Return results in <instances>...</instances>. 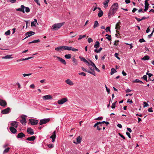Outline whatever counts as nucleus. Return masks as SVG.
<instances>
[{
    "mask_svg": "<svg viewBox=\"0 0 154 154\" xmlns=\"http://www.w3.org/2000/svg\"><path fill=\"white\" fill-rule=\"evenodd\" d=\"M119 8L118 4L117 3H114L111 6L109 12L108 14V16H113L115 13L117 11Z\"/></svg>",
    "mask_w": 154,
    "mask_h": 154,
    "instance_id": "f257e3e1",
    "label": "nucleus"
},
{
    "mask_svg": "<svg viewBox=\"0 0 154 154\" xmlns=\"http://www.w3.org/2000/svg\"><path fill=\"white\" fill-rule=\"evenodd\" d=\"M64 23V22L55 23L52 26L51 29L52 30H57L59 29Z\"/></svg>",
    "mask_w": 154,
    "mask_h": 154,
    "instance_id": "f03ea898",
    "label": "nucleus"
},
{
    "mask_svg": "<svg viewBox=\"0 0 154 154\" xmlns=\"http://www.w3.org/2000/svg\"><path fill=\"white\" fill-rule=\"evenodd\" d=\"M50 120L49 118L48 119H42L40 120L39 124L40 125H42L43 124H45L48 122H49Z\"/></svg>",
    "mask_w": 154,
    "mask_h": 154,
    "instance_id": "7ed1b4c3",
    "label": "nucleus"
},
{
    "mask_svg": "<svg viewBox=\"0 0 154 154\" xmlns=\"http://www.w3.org/2000/svg\"><path fill=\"white\" fill-rule=\"evenodd\" d=\"M67 101L68 100L67 98H64L58 100L57 103L61 105L67 102Z\"/></svg>",
    "mask_w": 154,
    "mask_h": 154,
    "instance_id": "20e7f679",
    "label": "nucleus"
},
{
    "mask_svg": "<svg viewBox=\"0 0 154 154\" xmlns=\"http://www.w3.org/2000/svg\"><path fill=\"white\" fill-rule=\"evenodd\" d=\"M82 140V137L80 136L76 138V141L75 142V140H73V142L74 143L76 144L80 143Z\"/></svg>",
    "mask_w": 154,
    "mask_h": 154,
    "instance_id": "39448f33",
    "label": "nucleus"
},
{
    "mask_svg": "<svg viewBox=\"0 0 154 154\" xmlns=\"http://www.w3.org/2000/svg\"><path fill=\"white\" fill-rule=\"evenodd\" d=\"M29 122L32 125H35L38 123V121L37 120H35L32 119H29Z\"/></svg>",
    "mask_w": 154,
    "mask_h": 154,
    "instance_id": "423d86ee",
    "label": "nucleus"
},
{
    "mask_svg": "<svg viewBox=\"0 0 154 154\" xmlns=\"http://www.w3.org/2000/svg\"><path fill=\"white\" fill-rule=\"evenodd\" d=\"M53 57L57 58L60 62L64 65H66V63L65 60L61 57L56 56H54Z\"/></svg>",
    "mask_w": 154,
    "mask_h": 154,
    "instance_id": "0eeeda50",
    "label": "nucleus"
},
{
    "mask_svg": "<svg viewBox=\"0 0 154 154\" xmlns=\"http://www.w3.org/2000/svg\"><path fill=\"white\" fill-rule=\"evenodd\" d=\"M42 98L45 100L52 99L53 98V97L51 95H46L42 97Z\"/></svg>",
    "mask_w": 154,
    "mask_h": 154,
    "instance_id": "6e6552de",
    "label": "nucleus"
},
{
    "mask_svg": "<svg viewBox=\"0 0 154 154\" xmlns=\"http://www.w3.org/2000/svg\"><path fill=\"white\" fill-rule=\"evenodd\" d=\"M35 34V32L32 31H29L27 32L25 34L27 36L25 38V39L34 35Z\"/></svg>",
    "mask_w": 154,
    "mask_h": 154,
    "instance_id": "1a4fd4ad",
    "label": "nucleus"
},
{
    "mask_svg": "<svg viewBox=\"0 0 154 154\" xmlns=\"http://www.w3.org/2000/svg\"><path fill=\"white\" fill-rule=\"evenodd\" d=\"M10 110V108L8 107L7 108L4 109L1 111V113L4 114H5L8 113Z\"/></svg>",
    "mask_w": 154,
    "mask_h": 154,
    "instance_id": "9d476101",
    "label": "nucleus"
},
{
    "mask_svg": "<svg viewBox=\"0 0 154 154\" xmlns=\"http://www.w3.org/2000/svg\"><path fill=\"white\" fill-rule=\"evenodd\" d=\"M25 7L24 5H22L20 6V8L16 9L17 11H20L22 12L23 13H25L24 9Z\"/></svg>",
    "mask_w": 154,
    "mask_h": 154,
    "instance_id": "9b49d317",
    "label": "nucleus"
},
{
    "mask_svg": "<svg viewBox=\"0 0 154 154\" xmlns=\"http://www.w3.org/2000/svg\"><path fill=\"white\" fill-rule=\"evenodd\" d=\"M26 117V116H21L22 120L20 121V122L23 124L25 125L26 123V121L25 118Z\"/></svg>",
    "mask_w": 154,
    "mask_h": 154,
    "instance_id": "f8f14e48",
    "label": "nucleus"
},
{
    "mask_svg": "<svg viewBox=\"0 0 154 154\" xmlns=\"http://www.w3.org/2000/svg\"><path fill=\"white\" fill-rule=\"evenodd\" d=\"M65 82L66 83L70 86L73 85L74 84L69 79H68L66 80H65Z\"/></svg>",
    "mask_w": 154,
    "mask_h": 154,
    "instance_id": "ddd939ff",
    "label": "nucleus"
},
{
    "mask_svg": "<svg viewBox=\"0 0 154 154\" xmlns=\"http://www.w3.org/2000/svg\"><path fill=\"white\" fill-rule=\"evenodd\" d=\"M7 105L6 102L1 99H0V105L2 106H5Z\"/></svg>",
    "mask_w": 154,
    "mask_h": 154,
    "instance_id": "4468645a",
    "label": "nucleus"
},
{
    "mask_svg": "<svg viewBox=\"0 0 154 154\" xmlns=\"http://www.w3.org/2000/svg\"><path fill=\"white\" fill-rule=\"evenodd\" d=\"M18 123L15 121L12 122L11 123V125L14 127V128H17L18 125Z\"/></svg>",
    "mask_w": 154,
    "mask_h": 154,
    "instance_id": "2eb2a0df",
    "label": "nucleus"
},
{
    "mask_svg": "<svg viewBox=\"0 0 154 154\" xmlns=\"http://www.w3.org/2000/svg\"><path fill=\"white\" fill-rule=\"evenodd\" d=\"M27 132L28 134L31 135H33L34 133L33 130L30 128H27Z\"/></svg>",
    "mask_w": 154,
    "mask_h": 154,
    "instance_id": "dca6fc26",
    "label": "nucleus"
},
{
    "mask_svg": "<svg viewBox=\"0 0 154 154\" xmlns=\"http://www.w3.org/2000/svg\"><path fill=\"white\" fill-rule=\"evenodd\" d=\"M16 128H14L13 127H11L9 128V129L11 131V132L15 134L17 132V130L15 129Z\"/></svg>",
    "mask_w": 154,
    "mask_h": 154,
    "instance_id": "f3484780",
    "label": "nucleus"
},
{
    "mask_svg": "<svg viewBox=\"0 0 154 154\" xmlns=\"http://www.w3.org/2000/svg\"><path fill=\"white\" fill-rule=\"evenodd\" d=\"M109 2V0H105L103 2V7L106 8L108 6V3Z\"/></svg>",
    "mask_w": 154,
    "mask_h": 154,
    "instance_id": "a211bd4d",
    "label": "nucleus"
},
{
    "mask_svg": "<svg viewBox=\"0 0 154 154\" xmlns=\"http://www.w3.org/2000/svg\"><path fill=\"white\" fill-rule=\"evenodd\" d=\"M55 50L58 51H63V46L60 47H58L55 48Z\"/></svg>",
    "mask_w": 154,
    "mask_h": 154,
    "instance_id": "6ab92c4d",
    "label": "nucleus"
},
{
    "mask_svg": "<svg viewBox=\"0 0 154 154\" xmlns=\"http://www.w3.org/2000/svg\"><path fill=\"white\" fill-rule=\"evenodd\" d=\"M25 136V135L22 132L19 133L17 136V137L18 138H22L24 137Z\"/></svg>",
    "mask_w": 154,
    "mask_h": 154,
    "instance_id": "aec40b11",
    "label": "nucleus"
},
{
    "mask_svg": "<svg viewBox=\"0 0 154 154\" xmlns=\"http://www.w3.org/2000/svg\"><path fill=\"white\" fill-rule=\"evenodd\" d=\"M89 68L91 70H93V71L91 72L90 71L88 70V71H87V72L93 75L94 76H95L96 75L95 72L94 71V69H93L91 67H90Z\"/></svg>",
    "mask_w": 154,
    "mask_h": 154,
    "instance_id": "412c9836",
    "label": "nucleus"
},
{
    "mask_svg": "<svg viewBox=\"0 0 154 154\" xmlns=\"http://www.w3.org/2000/svg\"><path fill=\"white\" fill-rule=\"evenodd\" d=\"M52 137H53V138H52V142H54L55 140L56 136V131H54L53 134L52 135H51Z\"/></svg>",
    "mask_w": 154,
    "mask_h": 154,
    "instance_id": "4be33fe9",
    "label": "nucleus"
},
{
    "mask_svg": "<svg viewBox=\"0 0 154 154\" xmlns=\"http://www.w3.org/2000/svg\"><path fill=\"white\" fill-rule=\"evenodd\" d=\"M35 139V137L34 136H32L31 137H28L26 140L30 141H33Z\"/></svg>",
    "mask_w": 154,
    "mask_h": 154,
    "instance_id": "5701e85b",
    "label": "nucleus"
},
{
    "mask_svg": "<svg viewBox=\"0 0 154 154\" xmlns=\"http://www.w3.org/2000/svg\"><path fill=\"white\" fill-rule=\"evenodd\" d=\"M71 48V47L63 46V51L65 50L70 51Z\"/></svg>",
    "mask_w": 154,
    "mask_h": 154,
    "instance_id": "b1692460",
    "label": "nucleus"
},
{
    "mask_svg": "<svg viewBox=\"0 0 154 154\" xmlns=\"http://www.w3.org/2000/svg\"><path fill=\"white\" fill-rule=\"evenodd\" d=\"M99 24L97 20L94 21V24L93 26V28L95 29L99 26Z\"/></svg>",
    "mask_w": 154,
    "mask_h": 154,
    "instance_id": "393cba45",
    "label": "nucleus"
},
{
    "mask_svg": "<svg viewBox=\"0 0 154 154\" xmlns=\"http://www.w3.org/2000/svg\"><path fill=\"white\" fill-rule=\"evenodd\" d=\"M12 55H7L3 57L2 58L3 59H8L10 58H12L13 57H11Z\"/></svg>",
    "mask_w": 154,
    "mask_h": 154,
    "instance_id": "a878e982",
    "label": "nucleus"
},
{
    "mask_svg": "<svg viewBox=\"0 0 154 154\" xmlns=\"http://www.w3.org/2000/svg\"><path fill=\"white\" fill-rule=\"evenodd\" d=\"M100 46V43L99 42L96 41L94 45V47L96 48H98Z\"/></svg>",
    "mask_w": 154,
    "mask_h": 154,
    "instance_id": "bb28decb",
    "label": "nucleus"
},
{
    "mask_svg": "<svg viewBox=\"0 0 154 154\" xmlns=\"http://www.w3.org/2000/svg\"><path fill=\"white\" fill-rule=\"evenodd\" d=\"M103 15V12L101 10L99 11L98 13V16L99 17H101Z\"/></svg>",
    "mask_w": 154,
    "mask_h": 154,
    "instance_id": "cd10ccee",
    "label": "nucleus"
},
{
    "mask_svg": "<svg viewBox=\"0 0 154 154\" xmlns=\"http://www.w3.org/2000/svg\"><path fill=\"white\" fill-rule=\"evenodd\" d=\"M120 22H118L117 23L116 25V30L119 29L120 28Z\"/></svg>",
    "mask_w": 154,
    "mask_h": 154,
    "instance_id": "c85d7f7f",
    "label": "nucleus"
},
{
    "mask_svg": "<svg viewBox=\"0 0 154 154\" xmlns=\"http://www.w3.org/2000/svg\"><path fill=\"white\" fill-rule=\"evenodd\" d=\"M111 72H110V74L111 75H113L114 73L116 72L117 71L114 68H112L111 69Z\"/></svg>",
    "mask_w": 154,
    "mask_h": 154,
    "instance_id": "c756f323",
    "label": "nucleus"
},
{
    "mask_svg": "<svg viewBox=\"0 0 154 154\" xmlns=\"http://www.w3.org/2000/svg\"><path fill=\"white\" fill-rule=\"evenodd\" d=\"M149 59V57L148 55L144 56L142 58V60H148Z\"/></svg>",
    "mask_w": 154,
    "mask_h": 154,
    "instance_id": "7c9ffc66",
    "label": "nucleus"
},
{
    "mask_svg": "<svg viewBox=\"0 0 154 154\" xmlns=\"http://www.w3.org/2000/svg\"><path fill=\"white\" fill-rule=\"evenodd\" d=\"M71 54H68L65 55V57L66 59H70L71 58Z\"/></svg>",
    "mask_w": 154,
    "mask_h": 154,
    "instance_id": "2f4dec72",
    "label": "nucleus"
},
{
    "mask_svg": "<svg viewBox=\"0 0 154 154\" xmlns=\"http://www.w3.org/2000/svg\"><path fill=\"white\" fill-rule=\"evenodd\" d=\"M86 35H80L79 36V38H78V40H79L82 39L83 38H85L86 37Z\"/></svg>",
    "mask_w": 154,
    "mask_h": 154,
    "instance_id": "473e14b6",
    "label": "nucleus"
},
{
    "mask_svg": "<svg viewBox=\"0 0 154 154\" xmlns=\"http://www.w3.org/2000/svg\"><path fill=\"white\" fill-rule=\"evenodd\" d=\"M40 41L39 39L34 40L32 42H30L29 43V44L33 43H37L40 42Z\"/></svg>",
    "mask_w": 154,
    "mask_h": 154,
    "instance_id": "72a5a7b5",
    "label": "nucleus"
},
{
    "mask_svg": "<svg viewBox=\"0 0 154 154\" xmlns=\"http://www.w3.org/2000/svg\"><path fill=\"white\" fill-rule=\"evenodd\" d=\"M90 61L91 63L90 64V66H91L93 68V69H94V68L95 67H96V66L94 63H93L91 60H90Z\"/></svg>",
    "mask_w": 154,
    "mask_h": 154,
    "instance_id": "f704fd0d",
    "label": "nucleus"
},
{
    "mask_svg": "<svg viewBox=\"0 0 154 154\" xmlns=\"http://www.w3.org/2000/svg\"><path fill=\"white\" fill-rule=\"evenodd\" d=\"M134 82H136L137 83L140 82L142 84L143 83V82L142 81L138 79H136L134 81Z\"/></svg>",
    "mask_w": 154,
    "mask_h": 154,
    "instance_id": "c9c22d12",
    "label": "nucleus"
},
{
    "mask_svg": "<svg viewBox=\"0 0 154 154\" xmlns=\"http://www.w3.org/2000/svg\"><path fill=\"white\" fill-rule=\"evenodd\" d=\"M72 61L74 62V65H76L78 64L76 60L74 58H73L72 59Z\"/></svg>",
    "mask_w": 154,
    "mask_h": 154,
    "instance_id": "e433bc0d",
    "label": "nucleus"
},
{
    "mask_svg": "<svg viewBox=\"0 0 154 154\" xmlns=\"http://www.w3.org/2000/svg\"><path fill=\"white\" fill-rule=\"evenodd\" d=\"M11 32L10 30H8L5 33V34L6 35H8L10 34Z\"/></svg>",
    "mask_w": 154,
    "mask_h": 154,
    "instance_id": "4c0bfd02",
    "label": "nucleus"
},
{
    "mask_svg": "<svg viewBox=\"0 0 154 154\" xmlns=\"http://www.w3.org/2000/svg\"><path fill=\"white\" fill-rule=\"evenodd\" d=\"M9 149H10V148H6L3 151V153L4 154H5L6 153H7V152H8L9 150Z\"/></svg>",
    "mask_w": 154,
    "mask_h": 154,
    "instance_id": "58836bf2",
    "label": "nucleus"
},
{
    "mask_svg": "<svg viewBox=\"0 0 154 154\" xmlns=\"http://www.w3.org/2000/svg\"><path fill=\"white\" fill-rule=\"evenodd\" d=\"M149 6V5H145V9L144 10V11H147V10L148 9Z\"/></svg>",
    "mask_w": 154,
    "mask_h": 154,
    "instance_id": "ea45409f",
    "label": "nucleus"
},
{
    "mask_svg": "<svg viewBox=\"0 0 154 154\" xmlns=\"http://www.w3.org/2000/svg\"><path fill=\"white\" fill-rule=\"evenodd\" d=\"M142 78L143 79L146 80V82H147V76L146 75H144L142 77Z\"/></svg>",
    "mask_w": 154,
    "mask_h": 154,
    "instance_id": "a19ab883",
    "label": "nucleus"
},
{
    "mask_svg": "<svg viewBox=\"0 0 154 154\" xmlns=\"http://www.w3.org/2000/svg\"><path fill=\"white\" fill-rule=\"evenodd\" d=\"M25 11L28 13L30 11V9L28 7H25Z\"/></svg>",
    "mask_w": 154,
    "mask_h": 154,
    "instance_id": "79ce46f5",
    "label": "nucleus"
},
{
    "mask_svg": "<svg viewBox=\"0 0 154 154\" xmlns=\"http://www.w3.org/2000/svg\"><path fill=\"white\" fill-rule=\"evenodd\" d=\"M143 103L144 104V107H145L149 106V104L148 103H147L146 102H144Z\"/></svg>",
    "mask_w": 154,
    "mask_h": 154,
    "instance_id": "37998d69",
    "label": "nucleus"
},
{
    "mask_svg": "<svg viewBox=\"0 0 154 154\" xmlns=\"http://www.w3.org/2000/svg\"><path fill=\"white\" fill-rule=\"evenodd\" d=\"M116 102L113 103L112 104L111 108L112 109H114L116 107Z\"/></svg>",
    "mask_w": 154,
    "mask_h": 154,
    "instance_id": "c03bdc74",
    "label": "nucleus"
},
{
    "mask_svg": "<svg viewBox=\"0 0 154 154\" xmlns=\"http://www.w3.org/2000/svg\"><path fill=\"white\" fill-rule=\"evenodd\" d=\"M32 73H29V74H25L24 73L23 74V77H25L26 76H28L31 75Z\"/></svg>",
    "mask_w": 154,
    "mask_h": 154,
    "instance_id": "a18cd8bd",
    "label": "nucleus"
},
{
    "mask_svg": "<svg viewBox=\"0 0 154 154\" xmlns=\"http://www.w3.org/2000/svg\"><path fill=\"white\" fill-rule=\"evenodd\" d=\"M88 42L90 43L93 41V39L91 38H89L88 39Z\"/></svg>",
    "mask_w": 154,
    "mask_h": 154,
    "instance_id": "49530a36",
    "label": "nucleus"
},
{
    "mask_svg": "<svg viewBox=\"0 0 154 154\" xmlns=\"http://www.w3.org/2000/svg\"><path fill=\"white\" fill-rule=\"evenodd\" d=\"M35 24H36V23L35 22H34L33 21V22H32L31 23V26H35Z\"/></svg>",
    "mask_w": 154,
    "mask_h": 154,
    "instance_id": "de8ad7c7",
    "label": "nucleus"
},
{
    "mask_svg": "<svg viewBox=\"0 0 154 154\" xmlns=\"http://www.w3.org/2000/svg\"><path fill=\"white\" fill-rule=\"evenodd\" d=\"M118 54L117 53H115L114 55V56L115 57H116V58H117L119 60H120V58H119L118 56Z\"/></svg>",
    "mask_w": 154,
    "mask_h": 154,
    "instance_id": "09e8293b",
    "label": "nucleus"
},
{
    "mask_svg": "<svg viewBox=\"0 0 154 154\" xmlns=\"http://www.w3.org/2000/svg\"><path fill=\"white\" fill-rule=\"evenodd\" d=\"M48 147L49 148H52L54 146V145L53 144H50L48 145Z\"/></svg>",
    "mask_w": 154,
    "mask_h": 154,
    "instance_id": "8fccbe9b",
    "label": "nucleus"
},
{
    "mask_svg": "<svg viewBox=\"0 0 154 154\" xmlns=\"http://www.w3.org/2000/svg\"><path fill=\"white\" fill-rule=\"evenodd\" d=\"M71 50H72L73 51H78V49L74 48H73L71 47Z\"/></svg>",
    "mask_w": 154,
    "mask_h": 154,
    "instance_id": "3c124183",
    "label": "nucleus"
},
{
    "mask_svg": "<svg viewBox=\"0 0 154 154\" xmlns=\"http://www.w3.org/2000/svg\"><path fill=\"white\" fill-rule=\"evenodd\" d=\"M116 32L117 33L116 34V36L117 37H119V35H120V34H119V33L117 30H116Z\"/></svg>",
    "mask_w": 154,
    "mask_h": 154,
    "instance_id": "603ef678",
    "label": "nucleus"
},
{
    "mask_svg": "<svg viewBox=\"0 0 154 154\" xmlns=\"http://www.w3.org/2000/svg\"><path fill=\"white\" fill-rule=\"evenodd\" d=\"M106 32L109 31L110 32V28L109 26L107 27L106 29Z\"/></svg>",
    "mask_w": 154,
    "mask_h": 154,
    "instance_id": "864d4df0",
    "label": "nucleus"
},
{
    "mask_svg": "<svg viewBox=\"0 0 154 154\" xmlns=\"http://www.w3.org/2000/svg\"><path fill=\"white\" fill-rule=\"evenodd\" d=\"M99 124H100V122H98L96 123H95L94 126V127H97V126H98V125H99Z\"/></svg>",
    "mask_w": 154,
    "mask_h": 154,
    "instance_id": "5fc2aeb1",
    "label": "nucleus"
},
{
    "mask_svg": "<svg viewBox=\"0 0 154 154\" xmlns=\"http://www.w3.org/2000/svg\"><path fill=\"white\" fill-rule=\"evenodd\" d=\"M105 88H106L107 92L108 94H109L110 91V89L107 88L106 85H105Z\"/></svg>",
    "mask_w": 154,
    "mask_h": 154,
    "instance_id": "6e6d98bb",
    "label": "nucleus"
},
{
    "mask_svg": "<svg viewBox=\"0 0 154 154\" xmlns=\"http://www.w3.org/2000/svg\"><path fill=\"white\" fill-rule=\"evenodd\" d=\"M139 41L141 43L145 42H146L145 40L143 38L140 39L139 40Z\"/></svg>",
    "mask_w": 154,
    "mask_h": 154,
    "instance_id": "4d7b16f0",
    "label": "nucleus"
},
{
    "mask_svg": "<svg viewBox=\"0 0 154 154\" xmlns=\"http://www.w3.org/2000/svg\"><path fill=\"white\" fill-rule=\"evenodd\" d=\"M79 58L81 60L85 62L86 60L83 57H79Z\"/></svg>",
    "mask_w": 154,
    "mask_h": 154,
    "instance_id": "13d9d810",
    "label": "nucleus"
},
{
    "mask_svg": "<svg viewBox=\"0 0 154 154\" xmlns=\"http://www.w3.org/2000/svg\"><path fill=\"white\" fill-rule=\"evenodd\" d=\"M149 76V80H151V79H150V77L151 76H152L153 75L151 73H149V74H148V75Z\"/></svg>",
    "mask_w": 154,
    "mask_h": 154,
    "instance_id": "bf43d9fd",
    "label": "nucleus"
},
{
    "mask_svg": "<svg viewBox=\"0 0 154 154\" xmlns=\"http://www.w3.org/2000/svg\"><path fill=\"white\" fill-rule=\"evenodd\" d=\"M79 75H82L84 76H85L86 75V74L84 72H79Z\"/></svg>",
    "mask_w": 154,
    "mask_h": 154,
    "instance_id": "052dcab7",
    "label": "nucleus"
},
{
    "mask_svg": "<svg viewBox=\"0 0 154 154\" xmlns=\"http://www.w3.org/2000/svg\"><path fill=\"white\" fill-rule=\"evenodd\" d=\"M119 42V41L118 40H116L115 42L114 45H115L117 46L119 45L118 43H117Z\"/></svg>",
    "mask_w": 154,
    "mask_h": 154,
    "instance_id": "680f3d73",
    "label": "nucleus"
},
{
    "mask_svg": "<svg viewBox=\"0 0 154 154\" xmlns=\"http://www.w3.org/2000/svg\"><path fill=\"white\" fill-rule=\"evenodd\" d=\"M97 48H96L94 50V51L95 52L97 53H99L100 52V51L99 50V49L98 50L97 49Z\"/></svg>",
    "mask_w": 154,
    "mask_h": 154,
    "instance_id": "e2e57ef3",
    "label": "nucleus"
},
{
    "mask_svg": "<svg viewBox=\"0 0 154 154\" xmlns=\"http://www.w3.org/2000/svg\"><path fill=\"white\" fill-rule=\"evenodd\" d=\"M30 87L32 89H34L35 88V86L34 84H32L30 86Z\"/></svg>",
    "mask_w": 154,
    "mask_h": 154,
    "instance_id": "0e129e2a",
    "label": "nucleus"
},
{
    "mask_svg": "<svg viewBox=\"0 0 154 154\" xmlns=\"http://www.w3.org/2000/svg\"><path fill=\"white\" fill-rule=\"evenodd\" d=\"M126 134L128 136L129 138H131L130 134L129 132H126Z\"/></svg>",
    "mask_w": 154,
    "mask_h": 154,
    "instance_id": "69168bd1",
    "label": "nucleus"
},
{
    "mask_svg": "<svg viewBox=\"0 0 154 154\" xmlns=\"http://www.w3.org/2000/svg\"><path fill=\"white\" fill-rule=\"evenodd\" d=\"M135 18L137 20L138 22H140L142 20L141 19H140V18H137V17H135Z\"/></svg>",
    "mask_w": 154,
    "mask_h": 154,
    "instance_id": "338daca9",
    "label": "nucleus"
},
{
    "mask_svg": "<svg viewBox=\"0 0 154 154\" xmlns=\"http://www.w3.org/2000/svg\"><path fill=\"white\" fill-rule=\"evenodd\" d=\"M148 111L149 112H152L153 110H152V107H151V108H149L148 109Z\"/></svg>",
    "mask_w": 154,
    "mask_h": 154,
    "instance_id": "774afa93",
    "label": "nucleus"
}]
</instances>
